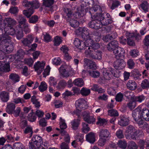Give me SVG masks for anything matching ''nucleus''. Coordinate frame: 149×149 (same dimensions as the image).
Segmentation results:
<instances>
[{"label": "nucleus", "mask_w": 149, "mask_h": 149, "mask_svg": "<svg viewBox=\"0 0 149 149\" xmlns=\"http://www.w3.org/2000/svg\"><path fill=\"white\" fill-rule=\"evenodd\" d=\"M76 32L77 33H78V35L81 34V37L84 40H89V42L90 41H93L92 37L95 33V31H90L88 28L85 27L79 28L77 29Z\"/></svg>", "instance_id": "1"}, {"label": "nucleus", "mask_w": 149, "mask_h": 149, "mask_svg": "<svg viewBox=\"0 0 149 149\" xmlns=\"http://www.w3.org/2000/svg\"><path fill=\"white\" fill-rule=\"evenodd\" d=\"M125 132V137L128 139H136L139 133V131L132 125L126 128Z\"/></svg>", "instance_id": "2"}, {"label": "nucleus", "mask_w": 149, "mask_h": 149, "mask_svg": "<svg viewBox=\"0 0 149 149\" xmlns=\"http://www.w3.org/2000/svg\"><path fill=\"white\" fill-rule=\"evenodd\" d=\"M91 17L93 20L88 23L89 27L95 29H98L102 27V25L99 19V16L93 15Z\"/></svg>", "instance_id": "3"}, {"label": "nucleus", "mask_w": 149, "mask_h": 149, "mask_svg": "<svg viewBox=\"0 0 149 149\" xmlns=\"http://www.w3.org/2000/svg\"><path fill=\"white\" fill-rule=\"evenodd\" d=\"M103 74L104 79L107 80H109L111 79V74L116 77H118V74L116 70L111 67L103 69Z\"/></svg>", "instance_id": "4"}, {"label": "nucleus", "mask_w": 149, "mask_h": 149, "mask_svg": "<svg viewBox=\"0 0 149 149\" xmlns=\"http://www.w3.org/2000/svg\"><path fill=\"white\" fill-rule=\"evenodd\" d=\"M85 53L86 55L94 59L100 60L102 58V52L100 50H97L94 52L91 49L90 47H88L86 49Z\"/></svg>", "instance_id": "5"}, {"label": "nucleus", "mask_w": 149, "mask_h": 149, "mask_svg": "<svg viewBox=\"0 0 149 149\" xmlns=\"http://www.w3.org/2000/svg\"><path fill=\"white\" fill-rule=\"evenodd\" d=\"M23 5L25 7L29 8L28 10H25L23 11V14L28 18H29L34 12L32 1H28L27 0H24Z\"/></svg>", "instance_id": "6"}, {"label": "nucleus", "mask_w": 149, "mask_h": 149, "mask_svg": "<svg viewBox=\"0 0 149 149\" xmlns=\"http://www.w3.org/2000/svg\"><path fill=\"white\" fill-rule=\"evenodd\" d=\"M98 16H99V19L102 25H107L112 22L110 15L108 13H104L100 14Z\"/></svg>", "instance_id": "7"}, {"label": "nucleus", "mask_w": 149, "mask_h": 149, "mask_svg": "<svg viewBox=\"0 0 149 149\" xmlns=\"http://www.w3.org/2000/svg\"><path fill=\"white\" fill-rule=\"evenodd\" d=\"M84 42L81 41L77 38H75L74 41V44L77 48L80 50L85 49L89 45V40H85Z\"/></svg>", "instance_id": "8"}, {"label": "nucleus", "mask_w": 149, "mask_h": 149, "mask_svg": "<svg viewBox=\"0 0 149 149\" xmlns=\"http://www.w3.org/2000/svg\"><path fill=\"white\" fill-rule=\"evenodd\" d=\"M141 110V106H140L132 112V116L137 124L143 120Z\"/></svg>", "instance_id": "9"}, {"label": "nucleus", "mask_w": 149, "mask_h": 149, "mask_svg": "<svg viewBox=\"0 0 149 149\" xmlns=\"http://www.w3.org/2000/svg\"><path fill=\"white\" fill-rule=\"evenodd\" d=\"M11 38L7 35L5 34L1 35L0 36V50L1 51V46L2 45V47H6L7 45H8L9 43L10 42Z\"/></svg>", "instance_id": "10"}, {"label": "nucleus", "mask_w": 149, "mask_h": 149, "mask_svg": "<svg viewBox=\"0 0 149 149\" xmlns=\"http://www.w3.org/2000/svg\"><path fill=\"white\" fill-rule=\"evenodd\" d=\"M45 65V62L38 61L36 62L34 65V68L35 71L38 73L40 74L44 69Z\"/></svg>", "instance_id": "11"}, {"label": "nucleus", "mask_w": 149, "mask_h": 149, "mask_svg": "<svg viewBox=\"0 0 149 149\" xmlns=\"http://www.w3.org/2000/svg\"><path fill=\"white\" fill-rule=\"evenodd\" d=\"M42 142L41 137L38 135H34L29 143L30 145H36L38 146L41 145Z\"/></svg>", "instance_id": "12"}, {"label": "nucleus", "mask_w": 149, "mask_h": 149, "mask_svg": "<svg viewBox=\"0 0 149 149\" xmlns=\"http://www.w3.org/2000/svg\"><path fill=\"white\" fill-rule=\"evenodd\" d=\"M34 39V37L31 35H29L26 38H23L21 41L24 46L29 47L31 44Z\"/></svg>", "instance_id": "13"}, {"label": "nucleus", "mask_w": 149, "mask_h": 149, "mask_svg": "<svg viewBox=\"0 0 149 149\" xmlns=\"http://www.w3.org/2000/svg\"><path fill=\"white\" fill-rule=\"evenodd\" d=\"M115 57L117 59L120 58H123L125 55L124 50L120 47H118L113 51Z\"/></svg>", "instance_id": "14"}, {"label": "nucleus", "mask_w": 149, "mask_h": 149, "mask_svg": "<svg viewBox=\"0 0 149 149\" xmlns=\"http://www.w3.org/2000/svg\"><path fill=\"white\" fill-rule=\"evenodd\" d=\"M125 65V63L123 59H119L114 62V66L116 69L120 70L124 68Z\"/></svg>", "instance_id": "15"}, {"label": "nucleus", "mask_w": 149, "mask_h": 149, "mask_svg": "<svg viewBox=\"0 0 149 149\" xmlns=\"http://www.w3.org/2000/svg\"><path fill=\"white\" fill-rule=\"evenodd\" d=\"M63 17L67 21L72 17V11L68 8H64L63 13Z\"/></svg>", "instance_id": "16"}, {"label": "nucleus", "mask_w": 149, "mask_h": 149, "mask_svg": "<svg viewBox=\"0 0 149 149\" xmlns=\"http://www.w3.org/2000/svg\"><path fill=\"white\" fill-rule=\"evenodd\" d=\"M66 66L62 65L59 69V72L63 77L67 78L70 75V71L66 70Z\"/></svg>", "instance_id": "17"}, {"label": "nucleus", "mask_w": 149, "mask_h": 149, "mask_svg": "<svg viewBox=\"0 0 149 149\" xmlns=\"http://www.w3.org/2000/svg\"><path fill=\"white\" fill-rule=\"evenodd\" d=\"M0 71L6 72L10 71V68L9 64L4 61H0Z\"/></svg>", "instance_id": "18"}, {"label": "nucleus", "mask_w": 149, "mask_h": 149, "mask_svg": "<svg viewBox=\"0 0 149 149\" xmlns=\"http://www.w3.org/2000/svg\"><path fill=\"white\" fill-rule=\"evenodd\" d=\"M110 133L108 130L106 129H101L99 132L100 137L107 139L110 137Z\"/></svg>", "instance_id": "19"}, {"label": "nucleus", "mask_w": 149, "mask_h": 149, "mask_svg": "<svg viewBox=\"0 0 149 149\" xmlns=\"http://www.w3.org/2000/svg\"><path fill=\"white\" fill-rule=\"evenodd\" d=\"M141 112L142 118L146 121H149V110L146 108H142L141 107Z\"/></svg>", "instance_id": "20"}, {"label": "nucleus", "mask_w": 149, "mask_h": 149, "mask_svg": "<svg viewBox=\"0 0 149 149\" xmlns=\"http://www.w3.org/2000/svg\"><path fill=\"white\" fill-rule=\"evenodd\" d=\"M118 46V42L114 40L111 41L107 45V48L109 51H113L115 49L119 47Z\"/></svg>", "instance_id": "21"}, {"label": "nucleus", "mask_w": 149, "mask_h": 149, "mask_svg": "<svg viewBox=\"0 0 149 149\" xmlns=\"http://www.w3.org/2000/svg\"><path fill=\"white\" fill-rule=\"evenodd\" d=\"M84 62L86 65L87 66V68L88 69L94 70L96 69V65L95 62L87 58L84 59Z\"/></svg>", "instance_id": "22"}, {"label": "nucleus", "mask_w": 149, "mask_h": 149, "mask_svg": "<svg viewBox=\"0 0 149 149\" xmlns=\"http://www.w3.org/2000/svg\"><path fill=\"white\" fill-rule=\"evenodd\" d=\"M6 47H2V45L1 46V51L3 52H6L9 53L12 52L13 50V46L12 44L11 41L10 43H9L8 45H7Z\"/></svg>", "instance_id": "23"}, {"label": "nucleus", "mask_w": 149, "mask_h": 149, "mask_svg": "<svg viewBox=\"0 0 149 149\" xmlns=\"http://www.w3.org/2000/svg\"><path fill=\"white\" fill-rule=\"evenodd\" d=\"M83 117L84 120L89 124H93L95 121V118L88 114L84 115Z\"/></svg>", "instance_id": "24"}, {"label": "nucleus", "mask_w": 149, "mask_h": 149, "mask_svg": "<svg viewBox=\"0 0 149 149\" xmlns=\"http://www.w3.org/2000/svg\"><path fill=\"white\" fill-rule=\"evenodd\" d=\"M86 141L91 143H93L95 141V134L92 132H90L86 136Z\"/></svg>", "instance_id": "25"}, {"label": "nucleus", "mask_w": 149, "mask_h": 149, "mask_svg": "<svg viewBox=\"0 0 149 149\" xmlns=\"http://www.w3.org/2000/svg\"><path fill=\"white\" fill-rule=\"evenodd\" d=\"M86 102L84 99L80 98L77 100L75 102V105L78 110L84 109L83 106Z\"/></svg>", "instance_id": "26"}, {"label": "nucleus", "mask_w": 149, "mask_h": 149, "mask_svg": "<svg viewBox=\"0 0 149 149\" xmlns=\"http://www.w3.org/2000/svg\"><path fill=\"white\" fill-rule=\"evenodd\" d=\"M129 121L128 118L122 117L118 121V124L121 126H125L128 125Z\"/></svg>", "instance_id": "27"}, {"label": "nucleus", "mask_w": 149, "mask_h": 149, "mask_svg": "<svg viewBox=\"0 0 149 149\" xmlns=\"http://www.w3.org/2000/svg\"><path fill=\"white\" fill-rule=\"evenodd\" d=\"M15 108V104L13 103H9L6 108V111L9 114H11Z\"/></svg>", "instance_id": "28"}, {"label": "nucleus", "mask_w": 149, "mask_h": 149, "mask_svg": "<svg viewBox=\"0 0 149 149\" xmlns=\"http://www.w3.org/2000/svg\"><path fill=\"white\" fill-rule=\"evenodd\" d=\"M92 41H89V46L88 47H90L91 49L94 52L95 51L98 50L97 49L100 47V46L98 43H93V40L92 39Z\"/></svg>", "instance_id": "29"}, {"label": "nucleus", "mask_w": 149, "mask_h": 149, "mask_svg": "<svg viewBox=\"0 0 149 149\" xmlns=\"http://www.w3.org/2000/svg\"><path fill=\"white\" fill-rule=\"evenodd\" d=\"M126 86L127 88L131 90H134L137 87V85L135 81L133 80H130L127 82Z\"/></svg>", "instance_id": "30"}, {"label": "nucleus", "mask_w": 149, "mask_h": 149, "mask_svg": "<svg viewBox=\"0 0 149 149\" xmlns=\"http://www.w3.org/2000/svg\"><path fill=\"white\" fill-rule=\"evenodd\" d=\"M0 97L3 102H6L9 99V93L5 91L2 92L0 93Z\"/></svg>", "instance_id": "31"}, {"label": "nucleus", "mask_w": 149, "mask_h": 149, "mask_svg": "<svg viewBox=\"0 0 149 149\" xmlns=\"http://www.w3.org/2000/svg\"><path fill=\"white\" fill-rule=\"evenodd\" d=\"M17 19L19 23L18 26L19 28H22V26L24 25V24H27L26 23V19L24 17L22 16V15H19L17 17Z\"/></svg>", "instance_id": "32"}, {"label": "nucleus", "mask_w": 149, "mask_h": 149, "mask_svg": "<svg viewBox=\"0 0 149 149\" xmlns=\"http://www.w3.org/2000/svg\"><path fill=\"white\" fill-rule=\"evenodd\" d=\"M9 78L14 83H15L19 81L20 77L17 74L12 73L9 75Z\"/></svg>", "instance_id": "33"}, {"label": "nucleus", "mask_w": 149, "mask_h": 149, "mask_svg": "<svg viewBox=\"0 0 149 149\" xmlns=\"http://www.w3.org/2000/svg\"><path fill=\"white\" fill-rule=\"evenodd\" d=\"M84 11V7L82 6H80L77 9V11L76 13V15H78L77 17L76 18H79L81 16H83L85 13Z\"/></svg>", "instance_id": "34"}, {"label": "nucleus", "mask_w": 149, "mask_h": 149, "mask_svg": "<svg viewBox=\"0 0 149 149\" xmlns=\"http://www.w3.org/2000/svg\"><path fill=\"white\" fill-rule=\"evenodd\" d=\"M43 5L45 7L52 8L54 4V0H43Z\"/></svg>", "instance_id": "35"}, {"label": "nucleus", "mask_w": 149, "mask_h": 149, "mask_svg": "<svg viewBox=\"0 0 149 149\" xmlns=\"http://www.w3.org/2000/svg\"><path fill=\"white\" fill-rule=\"evenodd\" d=\"M80 121L79 119H75L71 121V127L73 130H76L78 129L80 124Z\"/></svg>", "instance_id": "36"}, {"label": "nucleus", "mask_w": 149, "mask_h": 149, "mask_svg": "<svg viewBox=\"0 0 149 149\" xmlns=\"http://www.w3.org/2000/svg\"><path fill=\"white\" fill-rule=\"evenodd\" d=\"M67 22L69 23V24L72 27L76 28L78 27L79 24V22L77 20L74 19L72 17L66 21Z\"/></svg>", "instance_id": "37"}, {"label": "nucleus", "mask_w": 149, "mask_h": 149, "mask_svg": "<svg viewBox=\"0 0 149 149\" xmlns=\"http://www.w3.org/2000/svg\"><path fill=\"white\" fill-rule=\"evenodd\" d=\"M108 115L110 116L115 117L119 116V113L116 109H112L108 111Z\"/></svg>", "instance_id": "38"}, {"label": "nucleus", "mask_w": 149, "mask_h": 149, "mask_svg": "<svg viewBox=\"0 0 149 149\" xmlns=\"http://www.w3.org/2000/svg\"><path fill=\"white\" fill-rule=\"evenodd\" d=\"M15 34L17 38L19 40L21 39L24 36V33L22 28L17 29L16 31Z\"/></svg>", "instance_id": "39"}, {"label": "nucleus", "mask_w": 149, "mask_h": 149, "mask_svg": "<svg viewBox=\"0 0 149 149\" xmlns=\"http://www.w3.org/2000/svg\"><path fill=\"white\" fill-rule=\"evenodd\" d=\"M67 83L65 80H61L58 83L57 86H56V89L58 90L64 89Z\"/></svg>", "instance_id": "40"}, {"label": "nucleus", "mask_w": 149, "mask_h": 149, "mask_svg": "<svg viewBox=\"0 0 149 149\" xmlns=\"http://www.w3.org/2000/svg\"><path fill=\"white\" fill-rule=\"evenodd\" d=\"M88 72L90 76L94 78H98L100 76V73L97 70H89L88 71Z\"/></svg>", "instance_id": "41"}, {"label": "nucleus", "mask_w": 149, "mask_h": 149, "mask_svg": "<svg viewBox=\"0 0 149 149\" xmlns=\"http://www.w3.org/2000/svg\"><path fill=\"white\" fill-rule=\"evenodd\" d=\"M98 121L96 123L97 125H99L100 126L106 125L107 124V121L104 118H101L100 116L97 117Z\"/></svg>", "instance_id": "42"}, {"label": "nucleus", "mask_w": 149, "mask_h": 149, "mask_svg": "<svg viewBox=\"0 0 149 149\" xmlns=\"http://www.w3.org/2000/svg\"><path fill=\"white\" fill-rule=\"evenodd\" d=\"M73 83L74 85L79 87H82L84 85L83 81L81 78L75 79L73 81Z\"/></svg>", "instance_id": "43"}, {"label": "nucleus", "mask_w": 149, "mask_h": 149, "mask_svg": "<svg viewBox=\"0 0 149 149\" xmlns=\"http://www.w3.org/2000/svg\"><path fill=\"white\" fill-rule=\"evenodd\" d=\"M40 91L42 92L45 91L47 88V85L45 81L42 82L38 87Z\"/></svg>", "instance_id": "44"}, {"label": "nucleus", "mask_w": 149, "mask_h": 149, "mask_svg": "<svg viewBox=\"0 0 149 149\" xmlns=\"http://www.w3.org/2000/svg\"><path fill=\"white\" fill-rule=\"evenodd\" d=\"M90 128L88 126V124L83 122L82 123V132L85 133H87L90 131Z\"/></svg>", "instance_id": "45"}, {"label": "nucleus", "mask_w": 149, "mask_h": 149, "mask_svg": "<svg viewBox=\"0 0 149 149\" xmlns=\"http://www.w3.org/2000/svg\"><path fill=\"white\" fill-rule=\"evenodd\" d=\"M91 91L89 89L83 87L80 91V93L83 96H87L90 93Z\"/></svg>", "instance_id": "46"}, {"label": "nucleus", "mask_w": 149, "mask_h": 149, "mask_svg": "<svg viewBox=\"0 0 149 149\" xmlns=\"http://www.w3.org/2000/svg\"><path fill=\"white\" fill-rule=\"evenodd\" d=\"M118 144L120 148L123 149H125L127 146L126 142L122 140H119L118 143Z\"/></svg>", "instance_id": "47"}, {"label": "nucleus", "mask_w": 149, "mask_h": 149, "mask_svg": "<svg viewBox=\"0 0 149 149\" xmlns=\"http://www.w3.org/2000/svg\"><path fill=\"white\" fill-rule=\"evenodd\" d=\"M136 106V102L133 101H130L127 103L126 105V107L131 110L134 109Z\"/></svg>", "instance_id": "48"}, {"label": "nucleus", "mask_w": 149, "mask_h": 149, "mask_svg": "<svg viewBox=\"0 0 149 149\" xmlns=\"http://www.w3.org/2000/svg\"><path fill=\"white\" fill-rule=\"evenodd\" d=\"M5 21L8 25H14L16 24V22L15 19L10 18H6L5 19Z\"/></svg>", "instance_id": "49"}, {"label": "nucleus", "mask_w": 149, "mask_h": 149, "mask_svg": "<svg viewBox=\"0 0 149 149\" xmlns=\"http://www.w3.org/2000/svg\"><path fill=\"white\" fill-rule=\"evenodd\" d=\"M97 11L100 12H101L102 11L101 8L99 5H95L94 6L91 8V11H89V12L91 14V16H92V15L91 14V12H96Z\"/></svg>", "instance_id": "50"}, {"label": "nucleus", "mask_w": 149, "mask_h": 149, "mask_svg": "<svg viewBox=\"0 0 149 149\" xmlns=\"http://www.w3.org/2000/svg\"><path fill=\"white\" fill-rule=\"evenodd\" d=\"M138 146L134 141H131L128 144L126 149H138Z\"/></svg>", "instance_id": "51"}, {"label": "nucleus", "mask_w": 149, "mask_h": 149, "mask_svg": "<svg viewBox=\"0 0 149 149\" xmlns=\"http://www.w3.org/2000/svg\"><path fill=\"white\" fill-rule=\"evenodd\" d=\"M141 86L143 89L148 88H149V81L147 79H144L142 81Z\"/></svg>", "instance_id": "52"}, {"label": "nucleus", "mask_w": 149, "mask_h": 149, "mask_svg": "<svg viewBox=\"0 0 149 149\" xmlns=\"http://www.w3.org/2000/svg\"><path fill=\"white\" fill-rule=\"evenodd\" d=\"M140 127L142 129L147 128L149 125L147 124L146 122H145L143 120L137 123Z\"/></svg>", "instance_id": "53"}, {"label": "nucleus", "mask_w": 149, "mask_h": 149, "mask_svg": "<svg viewBox=\"0 0 149 149\" xmlns=\"http://www.w3.org/2000/svg\"><path fill=\"white\" fill-rule=\"evenodd\" d=\"M28 118L29 120L31 122L35 121L36 118L35 114L33 112L30 113L28 116Z\"/></svg>", "instance_id": "54"}, {"label": "nucleus", "mask_w": 149, "mask_h": 149, "mask_svg": "<svg viewBox=\"0 0 149 149\" xmlns=\"http://www.w3.org/2000/svg\"><path fill=\"white\" fill-rule=\"evenodd\" d=\"M140 6L141 8L145 12H148V4L146 1H143L140 4Z\"/></svg>", "instance_id": "55"}, {"label": "nucleus", "mask_w": 149, "mask_h": 149, "mask_svg": "<svg viewBox=\"0 0 149 149\" xmlns=\"http://www.w3.org/2000/svg\"><path fill=\"white\" fill-rule=\"evenodd\" d=\"M57 80L53 77H51L49 78V83L51 86H55L57 83Z\"/></svg>", "instance_id": "56"}, {"label": "nucleus", "mask_w": 149, "mask_h": 149, "mask_svg": "<svg viewBox=\"0 0 149 149\" xmlns=\"http://www.w3.org/2000/svg\"><path fill=\"white\" fill-rule=\"evenodd\" d=\"M24 132L25 134L30 133V136L28 137L29 138H30L32 136L33 132L32 128L31 127H27L24 130Z\"/></svg>", "instance_id": "57"}, {"label": "nucleus", "mask_w": 149, "mask_h": 149, "mask_svg": "<svg viewBox=\"0 0 149 149\" xmlns=\"http://www.w3.org/2000/svg\"><path fill=\"white\" fill-rule=\"evenodd\" d=\"M60 120L59 124L61 130H63L66 129L67 127V126L65 122V120L61 117L60 118Z\"/></svg>", "instance_id": "58"}, {"label": "nucleus", "mask_w": 149, "mask_h": 149, "mask_svg": "<svg viewBox=\"0 0 149 149\" xmlns=\"http://www.w3.org/2000/svg\"><path fill=\"white\" fill-rule=\"evenodd\" d=\"M38 17L36 15H34L29 18V22L31 23L35 24L38 21Z\"/></svg>", "instance_id": "59"}, {"label": "nucleus", "mask_w": 149, "mask_h": 149, "mask_svg": "<svg viewBox=\"0 0 149 149\" xmlns=\"http://www.w3.org/2000/svg\"><path fill=\"white\" fill-rule=\"evenodd\" d=\"M145 97L144 96L141 95L139 96H137L134 97V100L135 102H141L142 101L144 100Z\"/></svg>", "instance_id": "60"}, {"label": "nucleus", "mask_w": 149, "mask_h": 149, "mask_svg": "<svg viewBox=\"0 0 149 149\" xmlns=\"http://www.w3.org/2000/svg\"><path fill=\"white\" fill-rule=\"evenodd\" d=\"M116 134L117 137L118 139H121L124 138L122 130L119 129L116 131Z\"/></svg>", "instance_id": "61"}, {"label": "nucleus", "mask_w": 149, "mask_h": 149, "mask_svg": "<svg viewBox=\"0 0 149 149\" xmlns=\"http://www.w3.org/2000/svg\"><path fill=\"white\" fill-rule=\"evenodd\" d=\"M62 42L61 38L58 36L55 37L54 39V45L55 46H58Z\"/></svg>", "instance_id": "62"}, {"label": "nucleus", "mask_w": 149, "mask_h": 149, "mask_svg": "<svg viewBox=\"0 0 149 149\" xmlns=\"http://www.w3.org/2000/svg\"><path fill=\"white\" fill-rule=\"evenodd\" d=\"M134 37L131 36V37L127 38V43L128 45L130 46H134L135 45V42L133 40Z\"/></svg>", "instance_id": "63"}, {"label": "nucleus", "mask_w": 149, "mask_h": 149, "mask_svg": "<svg viewBox=\"0 0 149 149\" xmlns=\"http://www.w3.org/2000/svg\"><path fill=\"white\" fill-rule=\"evenodd\" d=\"M127 64L128 68L131 69H133L134 68L135 65V63L133 60L130 59L128 60Z\"/></svg>", "instance_id": "64"}]
</instances>
